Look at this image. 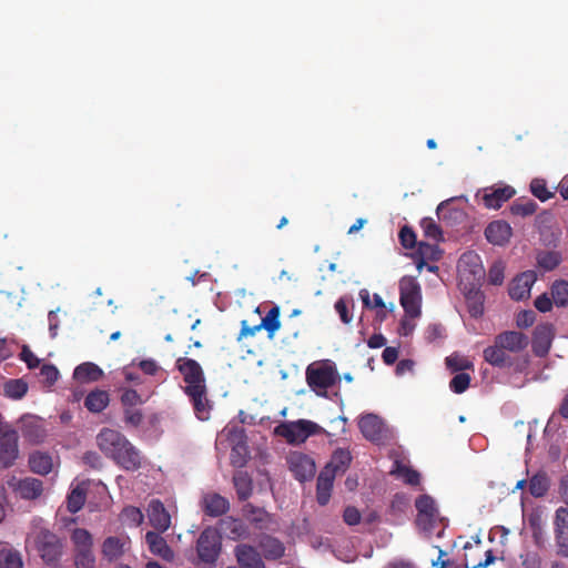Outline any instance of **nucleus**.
Masks as SVG:
<instances>
[{
  "mask_svg": "<svg viewBox=\"0 0 568 568\" xmlns=\"http://www.w3.org/2000/svg\"><path fill=\"white\" fill-rule=\"evenodd\" d=\"M97 445L105 457L125 470H138L142 465L140 450L119 430L104 427L97 435Z\"/></svg>",
  "mask_w": 568,
  "mask_h": 568,
  "instance_id": "f257e3e1",
  "label": "nucleus"
},
{
  "mask_svg": "<svg viewBox=\"0 0 568 568\" xmlns=\"http://www.w3.org/2000/svg\"><path fill=\"white\" fill-rule=\"evenodd\" d=\"M479 260L478 255L473 253L463 254L460 262L462 263H471L474 267L469 271L473 276V281L469 283V287L464 284L463 280L460 281V285L463 286V291L465 293L467 303H468V312L471 317H479L484 313V295L479 291V282L484 276V268L481 265L477 263ZM462 278L464 277V271L459 270Z\"/></svg>",
  "mask_w": 568,
  "mask_h": 568,
  "instance_id": "f03ea898",
  "label": "nucleus"
},
{
  "mask_svg": "<svg viewBox=\"0 0 568 568\" xmlns=\"http://www.w3.org/2000/svg\"><path fill=\"white\" fill-rule=\"evenodd\" d=\"M33 545L40 558L49 566H54L63 552L61 539L48 529H40L34 538Z\"/></svg>",
  "mask_w": 568,
  "mask_h": 568,
  "instance_id": "7ed1b4c3",
  "label": "nucleus"
},
{
  "mask_svg": "<svg viewBox=\"0 0 568 568\" xmlns=\"http://www.w3.org/2000/svg\"><path fill=\"white\" fill-rule=\"evenodd\" d=\"M322 432L323 428L320 425L308 419L282 423L275 427V434L285 438L290 444H302L310 436Z\"/></svg>",
  "mask_w": 568,
  "mask_h": 568,
  "instance_id": "20e7f679",
  "label": "nucleus"
},
{
  "mask_svg": "<svg viewBox=\"0 0 568 568\" xmlns=\"http://www.w3.org/2000/svg\"><path fill=\"white\" fill-rule=\"evenodd\" d=\"M399 301L408 317L416 318L420 316L422 288L415 277H402L399 281Z\"/></svg>",
  "mask_w": 568,
  "mask_h": 568,
  "instance_id": "39448f33",
  "label": "nucleus"
},
{
  "mask_svg": "<svg viewBox=\"0 0 568 568\" xmlns=\"http://www.w3.org/2000/svg\"><path fill=\"white\" fill-rule=\"evenodd\" d=\"M337 379V372L331 365H310L306 368V382L318 396H326L327 389L334 386Z\"/></svg>",
  "mask_w": 568,
  "mask_h": 568,
  "instance_id": "423d86ee",
  "label": "nucleus"
},
{
  "mask_svg": "<svg viewBox=\"0 0 568 568\" xmlns=\"http://www.w3.org/2000/svg\"><path fill=\"white\" fill-rule=\"evenodd\" d=\"M196 551L199 558L205 564H213L217 560L221 551V536L216 529L207 527L200 534Z\"/></svg>",
  "mask_w": 568,
  "mask_h": 568,
  "instance_id": "0eeeda50",
  "label": "nucleus"
},
{
  "mask_svg": "<svg viewBox=\"0 0 568 568\" xmlns=\"http://www.w3.org/2000/svg\"><path fill=\"white\" fill-rule=\"evenodd\" d=\"M226 437L232 445L230 460L232 466L242 468L250 458V452L246 444V436L243 428L236 426L225 428Z\"/></svg>",
  "mask_w": 568,
  "mask_h": 568,
  "instance_id": "6e6552de",
  "label": "nucleus"
},
{
  "mask_svg": "<svg viewBox=\"0 0 568 568\" xmlns=\"http://www.w3.org/2000/svg\"><path fill=\"white\" fill-rule=\"evenodd\" d=\"M6 484L16 496L26 500H34L43 493V483L33 477L18 478L11 475Z\"/></svg>",
  "mask_w": 568,
  "mask_h": 568,
  "instance_id": "1a4fd4ad",
  "label": "nucleus"
},
{
  "mask_svg": "<svg viewBox=\"0 0 568 568\" xmlns=\"http://www.w3.org/2000/svg\"><path fill=\"white\" fill-rule=\"evenodd\" d=\"M516 191L509 185L489 186L479 190L476 199L480 200L486 209L497 210L515 195Z\"/></svg>",
  "mask_w": 568,
  "mask_h": 568,
  "instance_id": "9d476101",
  "label": "nucleus"
},
{
  "mask_svg": "<svg viewBox=\"0 0 568 568\" xmlns=\"http://www.w3.org/2000/svg\"><path fill=\"white\" fill-rule=\"evenodd\" d=\"M176 369L182 374L185 387L206 386L202 366L193 358L179 357L175 362Z\"/></svg>",
  "mask_w": 568,
  "mask_h": 568,
  "instance_id": "9b49d317",
  "label": "nucleus"
},
{
  "mask_svg": "<svg viewBox=\"0 0 568 568\" xmlns=\"http://www.w3.org/2000/svg\"><path fill=\"white\" fill-rule=\"evenodd\" d=\"M287 464L294 477L301 483L312 479L315 475V463L306 454L301 452L291 453L287 456Z\"/></svg>",
  "mask_w": 568,
  "mask_h": 568,
  "instance_id": "f8f14e48",
  "label": "nucleus"
},
{
  "mask_svg": "<svg viewBox=\"0 0 568 568\" xmlns=\"http://www.w3.org/2000/svg\"><path fill=\"white\" fill-rule=\"evenodd\" d=\"M18 433L7 428L0 436V467L6 469L14 465L19 456Z\"/></svg>",
  "mask_w": 568,
  "mask_h": 568,
  "instance_id": "ddd939ff",
  "label": "nucleus"
},
{
  "mask_svg": "<svg viewBox=\"0 0 568 568\" xmlns=\"http://www.w3.org/2000/svg\"><path fill=\"white\" fill-rule=\"evenodd\" d=\"M183 390L192 403L195 416L202 422L209 420L213 405L207 398V387L192 386L184 387Z\"/></svg>",
  "mask_w": 568,
  "mask_h": 568,
  "instance_id": "4468645a",
  "label": "nucleus"
},
{
  "mask_svg": "<svg viewBox=\"0 0 568 568\" xmlns=\"http://www.w3.org/2000/svg\"><path fill=\"white\" fill-rule=\"evenodd\" d=\"M555 337V327L550 323H542L535 327L532 332L531 347L537 357L548 355L552 339Z\"/></svg>",
  "mask_w": 568,
  "mask_h": 568,
  "instance_id": "2eb2a0df",
  "label": "nucleus"
},
{
  "mask_svg": "<svg viewBox=\"0 0 568 568\" xmlns=\"http://www.w3.org/2000/svg\"><path fill=\"white\" fill-rule=\"evenodd\" d=\"M555 534L558 554L568 557V509L564 507L556 510Z\"/></svg>",
  "mask_w": 568,
  "mask_h": 568,
  "instance_id": "dca6fc26",
  "label": "nucleus"
},
{
  "mask_svg": "<svg viewBox=\"0 0 568 568\" xmlns=\"http://www.w3.org/2000/svg\"><path fill=\"white\" fill-rule=\"evenodd\" d=\"M536 282V274L532 271L523 272L516 276L509 286V296L515 301H521L530 295L531 286Z\"/></svg>",
  "mask_w": 568,
  "mask_h": 568,
  "instance_id": "f3484780",
  "label": "nucleus"
},
{
  "mask_svg": "<svg viewBox=\"0 0 568 568\" xmlns=\"http://www.w3.org/2000/svg\"><path fill=\"white\" fill-rule=\"evenodd\" d=\"M496 343L506 348L510 353H520L523 352L529 344V338L526 334L518 331H506L498 334L496 337Z\"/></svg>",
  "mask_w": 568,
  "mask_h": 568,
  "instance_id": "a211bd4d",
  "label": "nucleus"
},
{
  "mask_svg": "<svg viewBox=\"0 0 568 568\" xmlns=\"http://www.w3.org/2000/svg\"><path fill=\"white\" fill-rule=\"evenodd\" d=\"M128 544V537L109 536L102 542L101 554L109 562L116 561L125 554Z\"/></svg>",
  "mask_w": 568,
  "mask_h": 568,
  "instance_id": "6ab92c4d",
  "label": "nucleus"
},
{
  "mask_svg": "<svg viewBox=\"0 0 568 568\" xmlns=\"http://www.w3.org/2000/svg\"><path fill=\"white\" fill-rule=\"evenodd\" d=\"M148 517L151 526L159 532L168 530L171 525V516L165 509L163 503L159 499L150 501L148 507Z\"/></svg>",
  "mask_w": 568,
  "mask_h": 568,
  "instance_id": "aec40b11",
  "label": "nucleus"
},
{
  "mask_svg": "<svg viewBox=\"0 0 568 568\" xmlns=\"http://www.w3.org/2000/svg\"><path fill=\"white\" fill-rule=\"evenodd\" d=\"M513 235L511 226L506 221H493L485 229L487 241L494 245L507 244Z\"/></svg>",
  "mask_w": 568,
  "mask_h": 568,
  "instance_id": "412c9836",
  "label": "nucleus"
},
{
  "mask_svg": "<svg viewBox=\"0 0 568 568\" xmlns=\"http://www.w3.org/2000/svg\"><path fill=\"white\" fill-rule=\"evenodd\" d=\"M234 555L241 568H265L260 552L250 545H237Z\"/></svg>",
  "mask_w": 568,
  "mask_h": 568,
  "instance_id": "4be33fe9",
  "label": "nucleus"
},
{
  "mask_svg": "<svg viewBox=\"0 0 568 568\" xmlns=\"http://www.w3.org/2000/svg\"><path fill=\"white\" fill-rule=\"evenodd\" d=\"M21 433L22 436L32 444L42 443L48 435L42 420L36 417L22 418Z\"/></svg>",
  "mask_w": 568,
  "mask_h": 568,
  "instance_id": "5701e85b",
  "label": "nucleus"
},
{
  "mask_svg": "<svg viewBox=\"0 0 568 568\" xmlns=\"http://www.w3.org/2000/svg\"><path fill=\"white\" fill-rule=\"evenodd\" d=\"M201 504L203 511L210 517H220L230 508L229 500L217 493L205 494Z\"/></svg>",
  "mask_w": 568,
  "mask_h": 568,
  "instance_id": "b1692460",
  "label": "nucleus"
},
{
  "mask_svg": "<svg viewBox=\"0 0 568 568\" xmlns=\"http://www.w3.org/2000/svg\"><path fill=\"white\" fill-rule=\"evenodd\" d=\"M358 427L363 436L372 442H378L383 437L382 420L374 414H366L361 417Z\"/></svg>",
  "mask_w": 568,
  "mask_h": 568,
  "instance_id": "393cba45",
  "label": "nucleus"
},
{
  "mask_svg": "<svg viewBox=\"0 0 568 568\" xmlns=\"http://www.w3.org/2000/svg\"><path fill=\"white\" fill-rule=\"evenodd\" d=\"M145 541L153 555H156L168 561L173 560L174 552L159 531H148L145 534Z\"/></svg>",
  "mask_w": 568,
  "mask_h": 568,
  "instance_id": "a878e982",
  "label": "nucleus"
},
{
  "mask_svg": "<svg viewBox=\"0 0 568 568\" xmlns=\"http://www.w3.org/2000/svg\"><path fill=\"white\" fill-rule=\"evenodd\" d=\"M507 352L506 348L499 346L495 341L493 346H488L484 349V358L490 365L499 368L511 367L514 361Z\"/></svg>",
  "mask_w": 568,
  "mask_h": 568,
  "instance_id": "bb28decb",
  "label": "nucleus"
},
{
  "mask_svg": "<svg viewBox=\"0 0 568 568\" xmlns=\"http://www.w3.org/2000/svg\"><path fill=\"white\" fill-rule=\"evenodd\" d=\"M334 477V473L328 467L322 470L317 477L316 499L321 506H325L329 501Z\"/></svg>",
  "mask_w": 568,
  "mask_h": 568,
  "instance_id": "cd10ccee",
  "label": "nucleus"
},
{
  "mask_svg": "<svg viewBox=\"0 0 568 568\" xmlns=\"http://www.w3.org/2000/svg\"><path fill=\"white\" fill-rule=\"evenodd\" d=\"M28 463L30 470L41 476L50 474L53 468L52 456L44 452H34L30 454Z\"/></svg>",
  "mask_w": 568,
  "mask_h": 568,
  "instance_id": "c85d7f7f",
  "label": "nucleus"
},
{
  "mask_svg": "<svg viewBox=\"0 0 568 568\" xmlns=\"http://www.w3.org/2000/svg\"><path fill=\"white\" fill-rule=\"evenodd\" d=\"M258 546L263 556L268 560L280 559L285 554L284 544L280 539L268 535L261 538Z\"/></svg>",
  "mask_w": 568,
  "mask_h": 568,
  "instance_id": "c756f323",
  "label": "nucleus"
},
{
  "mask_svg": "<svg viewBox=\"0 0 568 568\" xmlns=\"http://www.w3.org/2000/svg\"><path fill=\"white\" fill-rule=\"evenodd\" d=\"M103 375L102 369L93 363H83L75 367L73 372V378L81 382H97Z\"/></svg>",
  "mask_w": 568,
  "mask_h": 568,
  "instance_id": "7c9ffc66",
  "label": "nucleus"
},
{
  "mask_svg": "<svg viewBox=\"0 0 568 568\" xmlns=\"http://www.w3.org/2000/svg\"><path fill=\"white\" fill-rule=\"evenodd\" d=\"M109 402L110 396L106 390L95 389L87 395L84 406L91 413H101L109 405Z\"/></svg>",
  "mask_w": 568,
  "mask_h": 568,
  "instance_id": "2f4dec72",
  "label": "nucleus"
},
{
  "mask_svg": "<svg viewBox=\"0 0 568 568\" xmlns=\"http://www.w3.org/2000/svg\"><path fill=\"white\" fill-rule=\"evenodd\" d=\"M233 484L240 500L244 501L252 495V479L246 471L239 470L233 476Z\"/></svg>",
  "mask_w": 568,
  "mask_h": 568,
  "instance_id": "473e14b6",
  "label": "nucleus"
},
{
  "mask_svg": "<svg viewBox=\"0 0 568 568\" xmlns=\"http://www.w3.org/2000/svg\"><path fill=\"white\" fill-rule=\"evenodd\" d=\"M258 327H262V329L264 328L267 332L268 338H273L281 327L280 307L273 306L262 318Z\"/></svg>",
  "mask_w": 568,
  "mask_h": 568,
  "instance_id": "72a5a7b5",
  "label": "nucleus"
},
{
  "mask_svg": "<svg viewBox=\"0 0 568 568\" xmlns=\"http://www.w3.org/2000/svg\"><path fill=\"white\" fill-rule=\"evenodd\" d=\"M0 568H23L21 554L10 547L0 549Z\"/></svg>",
  "mask_w": 568,
  "mask_h": 568,
  "instance_id": "f704fd0d",
  "label": "nucleus"
},
{
  "mask_svg": "<svg viewBox=\"0 0 568 568\" xmlns=\"http://www.w3.org/2000/svg\"><path fill=\"white\" fill-rule=\"evenodd\" d=\"M70 538L74 546V551L93 548L92 535L84 528L73 529Z\"/></svg>",
  "mask_w": 568,
  "mask_h": 568,
  "instance_id": "c9c22d12",
  "label": "nucleus"
},
{
  "mask_svg": "<svg viewBox=\"0 0 568 568\" xmlns=\"http://www.w3.org/2000/svg\"><path fill=\"white\" fill-rule=\"evenodd\" d=\"M352 462V456L348 450L337 449L332 456V460L327 466L334 475L338 471L344 473Z\"/></svg>",
  "mask_w": 568,
  "mask_h": 568,
  "instance_id": "e433bc0d",
  "label": "nucleus"
},
{
  "mask_svg": "<svg viewBox=\"0 0 568 568\" xmlns=\"http://www.w3.org/2000/svg\"><path fill=\"white\" fill-rule=\"evenodd\" d=\"M85 503V488L82 485L74 487L67 498V507L71 514L78 513Z\"/></svg>",
  "mask_w": 568,
  "mask_h": 568,
  "instance_id": "4c0bfd02",
  "label": "nucleus"
},
{
  "mask_svg": "<svg viewBox=\"0 0 568 568\" xmlns=\"http://www.w3.org/2000/svg\"><path fill=\"white\" fill-rule=\"evenodd\" d=\"M561 262V254L557 251H544L537 255L538 266L545 271L555 270Z\"/></svg>",
  "mask_w": 568,
  "mask_h": 568,
  "instance_id": "58836bf2",
  "label": "nucleus"
},
{
  "mask_svg": "<svg viewBox=\"0 0 568 568\" xmlns=\"http://www.w3.org/2000/svg\"><path fill=\"white\" fill-rule=\"evenodd\" d=\"M537 203L530 199H517L510 205V212L518 216L532 215L537 210Z\"/></svg>",
  "mask_w": 568,
  "mask_h": 568,
  "instance_id": "ea45409f",
  "label": "nucleus"
},
{
  "mask_svg": "<svg viewBox=\"0 0 568 568\" xmlns=\"http://www.w3.org/2000/svg\"><path fill=\"white\" fill-rule=\"evenodd\" d=\"M335 311L339 315L344 324H349L353 320L352 310L354 308V301L352 297L342 296L335 302Z\"/></svg>",
  "mask_w": 568,
  "mask_h": 568,
  "instance_id": "a19ab883",
  "label": "nucleus"
},
{
  "mask_svg": "<svg viewBox=\"0 0 568 568\" xmlns=\"http://www.w3.org/2000/svg\"><path fill=\"white\" fill-rule=\"evenodd\" d=\"M28 392V384L22 379H9L4 384V395L12 399H21Z\"/></svg>",
  "mask_w": 568,
  "mask_h": 568,
  "instance_id": "79ce46f5",
  "label": "nucleus"
},
{
  "mask_svg": "<svg viewBox=\"0 0 568 568\" xmlns=\"http://www.w3.org/2000/svg\"><path fill=\"white\" fill-rule=\"evenodd\" d=\"M551 297L557 306H566L568 304V282L555 281L551 285Z\"/></svg>",
  "mask_w": 568,
  "mask_h": 568,
  "instance_id": "37998d69",
  "label": "nucleus"
},
{
  "mask_svg": "<svg viewBox=\"0 0 568 568\" xmlns=\"http://www.w3.org/2000/svg\"><path fill=\"white\" fill-rule=\"evenodd\" d=\"M549 488V480L546 474H536L529 480V491L535 497H542Z\"/></svg>",
  "mask_w": 568,
  "mask_h": 568,
  "instance_id": "c03bdc74",
  "label": "nucleus"
},
{
  "mask_svg": "<svg viewBox=\"0 0 568 568\" xmlns=\"http://www.w3.org/2000/svg\"><path fill=\"white\" fill-rule=\"evenodd\" d=\"M393 473L403 477L404 481L412 486H417L420 483V475L417 470L412 469L408 466L400 464V462H395V469Z\"/></svg>",
  "mask_w": 568,
  "mask_h": 568,
  "instance_id": "a18cd8bd",
  "label": "nucleus"
},
{
  "mask_svg": "<svg viewBox=\"0 0 568 568\" xmlns=\"http://www.w3.org/2000/svg\"><path fill=\"white\" fill-rule=\"evenodd\" d=\"M75 568H95V556L93 548L74 551Z\"/></svg>",
  "mask_w": 568,
  "mask_h": 568,
  "instance_id": "49530a36",
  "label": "nucleus"
},
{
  "mask_svg": "<svg viewBox=\"0 0 568 568\" xmlns=\"http://www.w3.org/2000/svg\"><path fill=\"white\" fill-rule=\"evenodd\" d=\"M417 515H438L435 500L428 495L419 496L415 501Z\"/></svg>",
  "mask_w": 568,
  "mask_h": 568,
  "instance_id": "de8ad7c7",
  "label": "nucleus"
},
{
  "mask_svg": "<svg viewBox=\"0 0 568 568\" xmlns=\"http://www.w3.org/2000/svg\"><path fill=\"white\" fill-rule=\"evenodd\" d=\"M143 518L144 516L138 507L129 506L121 513L122 521L129 526L138 527L142 524Z\"/></svg>",
  "mask_w": 568,
  "mask_h": 568,
  "instance_id": "09e8293b",
  "label": "nucleus"
},
{
  "mask_svg": "<svg viewBox=\"0 0 568 568\" xmlns=\"http://www.w3.org/2000/svg\"><path fill=\"white\" fill-rule=\"evenodd\" d=\"M415 254L417 256L424 257L425 260L438 261L440 258L442 252L436 244L419 242Z\"/></svg>",
  "mask_w": 568,
  "mask_h": 568,
  "instance_id": "8fccbe9b",
  "label": "nucleus"
},
{
  "mask_svg": "<svg viewBox=\"0 0 568 568\" xmlns=\"http://www.w3.org/2000/svg\"><path fill=\"white\" fill-rule=\"evenodd\" d=\"M144 419V415L142 410L135 406V407H123V420L125 425L132 426V427H139Z\"/></svg>",
  "mask_w": 568,
  "mask_h": 568,
  "instance_id": "3c124183",
  "label": "nucleus"
},
{
  "mask_svg": "<svg viewBox=\"0 0 568 568\" xmlns=\"http://www.w3.org/2000/svg\"><path fill=\"white\" fill-rule=\"evenodd\" d=\"M420 226L424 231V235L428 239L439 241L443 237L439 225L430 217H425L420 221Z\"/></svg>",
  "mask_w": 568,
  "mask_h": 568,
  "instance_id": "603ef678",
  "label": "nucleus"
},
{
  "mask_svg": "<svg viewBox=\"0 0 568 568\" xmlns=\"http://www.w3.org/2000/svg\"><path fill=\"white\" fill-rule=\"evenodd\" d=\"M470 379L469 374L460 372L450 379L449 388L455 394H462L469 387Z\"/></svg>",
  "mask_w": 568,
  "mask_h": 568,
  "instance_id": "864d4df0",
  "label": "nucleus"
},
{
  "mask_svg": "<svg viewBox=\"0 0 568 568\" xmlns=\"http://www.w3.org/2000/svg\"><path fill=\"white\" fill-rule=\"evenodd\" d=\"M530 191L534 196L541 202L549 200L554 195L552 192L547 189L546 181L542 179H534L530 183Z\"/></svg>",
  "mask_w": 568,
  "mask_h": 568,
  "instance_id": "5fc2aeb1",
  "label": "nucleus"
},
{
  "mask_svg": "<svg viewBox=\"0 0 568 568\" xmlns=\"http://www.w3.org/2000/svg\"><path fill=\"white\" fill-rule=\"evenodd\" d=\"M123 407H135L144 403L141 395L132 388H126L122 392L120 397Z\"/></svg>",
  "mask_w": 568,
  "mask_h": 568,
  "instance_id": "6e6d98bb",
  "label": "nucleus"
},
{
  "mask_svg": "<svg viewBox=\"0 0 568 568\" xmlns=\"http://www.w3.org/2000/svg\"><path fill=\"white\" fill-rule=\"evenodd\" d=\"M359 297L367 308H386V305L382 298V296L377 293L373 294L371 298L369 292L365 288L359 291Z\"/></svg>",
  "mask_w": 568,
  "mask_h": 568,
  "instance_id": "4d7b16f0",
  "label": "nucleus"
},
{
  "mask_svg": "<svg viewBox=\"0 0 568 568\" xmlns=\"http://www.w3.org/2000/svg\"><path fill=\"white\" fill-rule=\"evenodd\" d=\"M505 265L503 262H495L488 271V282L493 285H501L504 282Z\"/></svg>",
  "mask_w": 568,
  "mask_h": 568,
  "instance_id": "13d9d810",
  "label": "nucleus"
},
{
  "mask_svg": "<svg viewBox=\"0 0 568 568\" xmlns=\"http://www.w3.org/2000/svg\"><path fill=\"white\" fill-rule=\"evenodd\" d=\"M446 366L452 372H463L470 368L471 363L468 359L460 357L459 355L453 354L446 357Z\"/></svg>",
  "mask_w": 568,
  "mask_h": 568,
  "instance_id": "bf43d9fd",
  "label": "nucleus"
},
{
  "mask_svg": "<svg viewBox=\"0 0 568 568\" xmlns=\"http://www.w3.org/2000/svg\"><path fill=\"white\" fill-rule=\"evenodd\" d=\"M436 518L437 515H417L416 525L420 530L432 535L436 524Z\"/></svg>",
  "mask_w": 568,
  "mask_h": 568,
  "instance_id": "052dcab7",
  "label": "nucleus"
},
{
  "mask_svg": "<svg viewBox=\"0 0 568 568\" xmlns=\"http://www.w3.org/2000/svg\"><path fill=\"white\" fill-rule=\"evenodd\" d=\"M398 237L405 248H413L416 245V234L409 226H403Z\"/></svg>",
  "mask_w": 568,
  "mask_h": 568,
  "instance_id": "680f3d73",
  "label": "nucleus"
},
{
  "mask_svg": "<svg viewBox=\"0 0 568 568\" xmlns=\"http://www.w3.org/2000/svg\"><path fill=\"white\" fill-rule=\"evenodd\" d=\"M536 321V313L531 310L520 311L516 316V325L519 328H528Z\"/></svg>",
  "mask_w": 568,
  "mask_h": 568,
  "instance_id": "e2e57ef3",
  "label": "nucleus"
},
{
  "mask_svg": "<svg viewBox=\"0 0 568 568\" xmlns=\"http://www.w3.org/2000/svg\"><path fill=\"white\" fill-rule=\"evenodd\" d=\"M40 375L44 378L48 385H53L59 378V371L54 365L44 364L40 368Z\"/></svg>",
  "mask_w": 568,
  "mask_h": 568,
  "instance_id": "0e129e2a",
  "label": "nucleus"
},
{
  "mask_svg": "<svg viewBox=\"0 0 568 568\" xmlns=\"http://www.w3.org/2000/svg\"><path fill=\"white\" fill-rule=\"evenodd\" d=\"M361 513L356 507L347 506L343 514L344 521L349 526H355L361 523Z\"/></svg>",
  "mask_w": 568,
  "mask_h": 568,
  "instance_id": "69168bd1",
  "label": "nucleus"
},
{
  "mask_svg": "<svg viewBox=\"0 0 568 568\" xmlns=\"http://www.w3.org/2000/svg\"><path fill=\"white\" fill-rule=\"evenodd\" d=\"M21 359L28 365L29 368H36L39 366V358L32 353L28 346H23L20 353Z\"/></svg>",
  "mask_w": 568,
  "mask_h": 568,
  "instance_id": "338daca9",
  "label": "nucleus"
},
{
  "mask_svg": "<svg viewBox=\"0 0 568 568\" xmlns=\"http://www.w3.org/2000/svg\"><path fill=\"white\" fill-rule=\"evenodd\" d=\"M552 300L546 293L539 295L534 302L535 307L541 313L549 312L552 308Z\"/></svg>",
  "mask_w": 568,
  "mask_h": 568,
  "instance_id": "774afa93",
  "label": "nucleus"
}]
</instances>
